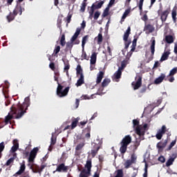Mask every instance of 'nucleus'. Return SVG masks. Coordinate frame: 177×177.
<instances>
[{"label":"nucleus","instance_id":"16","mask_svg":"<svg viewBox=\"0 0 177 177\" xmlns=\"http://www.w3.org/2000/svg\"><path fill=\"white\" fill-rule=\"evenodd\" d=\"M154 30H156V28H154V26L148 24L145 26L144 31H146V34H151V32H154Z\"/></svg>","mask_w":177,"mask_h":177},{"label":"nucleus","instance_id":"40","mask_svg":"<svg viewBox=\"0 0 177 177\" xmlns=\"http://www.w3.org/2000/svg\"><path fill=\"white\" fill-rule=\"evenodd\" d=\"M60 52V46H55L53 53L52 54V56H55L57 57V53Z\"/></svg>","mask_w":177,"mask_h":177},{"label":"nucleus","instance_id":"19","mask_svg":"<svg viewBox=\"0 0 177 177\" xmlns=\"http://www.w3.org/2000/svg\"><path fill=\"white\" fill-rule=\"evenodd\" d=\"M84 84H85V77L84 76V75H82L81 76H80V78L77 80L75 86H81L82 85H84Z\"/></svg>","mask_w":177,"mask_h":177},{"label":"nucleus","instance_id":"50","mask_svg":"<svg viewBox=\"0 0 177 177\" xmlns=\"http://www.w3.org/2000/svg\"><path fill=\"white\" fill-rule=\"evenodd\" d=\"M62 17H63V15L61 16V18L58 17L57 21V26L58 27V28H59V30H62Z\"/></svg>","mask_w":177,"mask_h":177},{"label":"nucleus","instance_id":"61","mask_svg":"<svg viewBox=\"0 0 177 177\" xmlns=\"http://www.w3.org/2000/svg\"><path fill=\"white\" fill-rule=\"evenodd\" d=\"M100 16V12L96 11L94 14V20H97Z\"/></svg>","mask_w":177,"mask_h":177},{"label":"nucleus","instance_id":"10","mask_svg":"<svg viewBox=\"0 0 177 177\" xmlns=\"http://www.w3.org/2000/svg\"><path fill=\"white\" fill-rule=\"evenodd\" d=\"M167 143H168V140H165L164 142L160 141L157 143L156 147L159 153L164 151V149H165V147H167Z\"/></svg>","mask_w":177,"mask_h":177},{"label":"nucleus","instance_id":"58","mask_svg":"<svg viewBox=\"0 0 177 177\" xmlns=\"http://www.w3.org/2000/svg\"><path fill=\"white\" fill-rule=\"evenodd\" d=\"M18 149H19L18 145H15L11 147L10 151L11 153H16V151H17Z\"/></svg>","mask_w":177,"mask_h":177},{"label":"nucleus","instance_id":"28","mask_svg":"<svg viewBox=\"0 0 177 177\" xmlns=\"http://www.w3.org/2000/svg\"><path fill=\"white\" fill-rule=\"evenodd\" d=\"M73 45H74V42L68 41L66 43V48H65L66 52H68V51L71 52Z\"/></svg>","mask_w":177,"mask_h":177},{"label":"nucleus","instance_id":"5","mask_svg":"<svg viewBox=\"0 0 177 177\" xmlns=\"http://www.w3.org/2000/svg\"><path fill=\"white\" fill-rule=\"evenodd\" d=\"M151 55L149 56V54L146 53L145 57L147 59V63H149L154 59V53L156 52V39L152 40L151 44L150 46Z\"/></svg>","mask_w":177,"mask_h":177},{"label":"nucleus","instance_id":"21","mask_svg":"<svg viewBox=\"0 0 177 177\" xmlns=\"http://www.w3.org/2000/svg\"><path fill=\"white\" fill-rule=\"evenodd\" d=\"M24 171H26V164L24 162V163H22L20 166L19 170L15 174H14V176L17 177L18 175H21Z\"/></svg>","mask_w":177,"mask_h":177},{"label":"nucleus","instance_id":"57","mask_svg":"<svg viewBox=\"0 0 177 177\" xmlns=\"http://www.w3.org/2000/svg\"><path fill=\"white\" fill-rule=\"evenodd\" d=\"M149 168V165H147V163H145V167L144 169V174H143V177H147V169Z\"/></svg>","mask_w":177,"mask_h":177},{"label":"nucleus","instance_id":"22","mask_svg":"<svg viewBox=\"0 0 177 177\" xmlns=\"http://www.w3.org/2000/svg\"><path fill=\"white\" fill-rule=\"evenodd\" d=\"M103 77H104V72L100 71L97 75L96 84H100L102 82V80H103Z\"/></svg>","mask_w":177,"mask_h":177},{"label":"nucleus","instance_id":"64","mask_svg":"<svg viewBox=\"0 0 177 177\" xmlns=\"http://www.w3.org/2000/svg\"><path fill=\"white\" fill-rule=\"evenodd\" d=\"M49 67H50V68L53 71H55V70H56V67L55 66V63H54V62L50 63Z\"/></svg>","mask_w":177,"mask_h":177},{"label":"nucleus","instance_id":"59","mask_svg":"<svg viewBox=\"0 0 177 177\" xmlns=\"http://www.w3.org/2000/svg\"><path fill=\"white\" fill-rule=\"evenodd\" d=\"M95 10H96V8H95V3H93L91 7V10L88 13L93 15L95 13Z\"/></svg>","mask_w":177,"mask_h":177},{"label":"nucleus","instance_id":"55","mask_svg":"<svg viewBox=\"0 0 177 177\" xmlns=\"http://www.w3.org/2000/svg\"><path fill=\"white\" fill-rule=\"evenodd\" d=\"M129 13H131V10L130 9L126 10L123 13V15L122 17H123V19H127V17L128 16V15H129Z\"/></svg>","mask_w":177,"mask_h":177},{"label":"nucleus","instance_id":"2","mask_svg":"<svg viewBox=\"0 0 177 177\" xmlns=\"http://www.w3.org/2000/svg\"><path fill=\"white\" fill-rule=\"evenodd\" d=\"M59 75L60 74L59 72L55 73L54 80L57 83V95L59 96V97H64L68 95V91H70V87L67 86L64 90L63 88H64L60 83H59Z\"/></svg>","mask_w":177,"mask_h":177},{"label":"nucleus","instance_id":"54","mask_svg":"<svg viewBox=\"0 0 177 177\" xmlns=\"http://www.w3.org/2000/svg\"><path fill=\"white\" fill-rule=\"evenodd\" d=\"M165 81H169V82H174L175 81V77L174 76H167L166 78H165Z\"/></svg>","mask_w":177,"mask_h":177},{"label":"nucleus","instance_id":"30","mask_svg":"<svg viewBox=\"0 0 177 177\" xmlns=\"http://www.w3.org/2000/svg\"><path fill=\"white\" fill-rule=\"evenodd\" d=\"M128 64H129V61L128 59H124L121 62V66L118 68L123 71V70L125 68V67H127V66H128Z\"/></svg>","mask_w":177,"mask_h":177},{"label":"nucleus","instance_id":"49","mask_svg":"<svg viewBox=\"0 0 177 177\" xmlns=\"http://www.w3.org/2000/svg\"><path fill=\"white\" fill-rule=\"evenodd\" d=\"M133 163L131 161V160H127L124 165V168L126 169H128V168H129V167H131V165H132Z\"/></svg>","mask_w":177,"mask_h":177},{"label":"nucleus","instance_id":"23","mask_svg":"<svg viewBox=\"0 0 177 177\" xmlns=\"http://www.w3.org/2000/svg\"><path fill=\"white\" fill-rule=\"evenodd\" d=\"M16 16H17V15H15L13 11H12V12H10L9 13V15L6 17V19H7L8 23H10V21H13V20H15Z\"/></svg>","mask_w":177,"mask_h":177},{"label":"nucleus","instance_id":"52","mask_svg":"<svg viewBox=\"0 0 177 177\" xmlns=\"http://www.w3.org/2000/svg\"><path fill=\"white\" fill-rule=\"evenodd\" d=\"M174 161L175 160L172 158H170L169 159H168V160L166 162V167H171V165L174 164Z\"/></svg>","mask_w":177,"mask_h":177},{"label":"nucleus","instance_id":"53","mask_svg":"<svg viewBox=\"0 0 177 177\" xmlns=\"http://www.w3.org/2000/svg\"><path fill=\"white\" fill-rule=\"evenodd\" d=\"M104 3V1H100V2L97 3V4L94 3V8L95 9H100V8H102V6H103Z\"/></svg>","mask_w":177,"mask_h":177},{"label":"nucleus","instance_id":"51","mask_svg":"<svg viewBox=\"0 0 177 177\" xmlns=\"http://www.w3.org/2000/svg\"><path fill=\"white\" fill-rule=\"evenodd\" d=\"M175 145H176V139L174 140H173L170 143V145L167 147V151H169V150H171L174 147V146H175Z\"/></svg>","mask_w":177,"mask_h":177},{"label":"nucleus","instance_id":"43","mask_svg":"<svg viewBox=\"0 0 177 177\" xmlns=\"http://www.w3.org/2000/svg\"><path fill=\"white\" fill-rule=\"evenodd\" d=\"M86 8V0H84L80 7V12H82V13H84V12H85Z\"/></svg>","mask_w":177,"mask_h":177},{"label":"nucleus","instance_id":"56","mask_svg":"<svg viewBox=\"0 0 177 177\" xmlns=\"http://www.w3.org/2000/svg\"><path fill=\"white\" fill-rule=\"evenodd\" d=\"M50 145L51 146L56 145V137L53 134H52Z\"/></svg>","mask_w":177,"mask_h":177},{"label":"nucleus","instance_id":"62","mask_svg":"<svg viewBox=\"0 0 177 177\" xmlns=\"http://www.w3.org/2000/svg\"><path fill=\"white\" fill-rule=\"evenodd\" d=\"M162 135H163V134H161V133H159V132L158 131V133H157L156 135V139H158V140H161V139H162Z\"/></svg>","mask_w":177,"mask_h":177},{"label":"nucleus","instance_id":"15","mask_svg":"<svg viewBox=\"0 0 177 177\" xmlns=\"http://www.w3.org/2000/svg\"><path fill=\"white\" fill-rule=\"evenodd\" d=\"M132 85L133 86L134 91L139 89L142 86V77L138 76L136 82V83L133 82Z\"/></svg>","mask_w":177,"mask_h":177},{"label":"nucleus","instance_id":"25","mask_svg":"<svg viewBox=\"0 0 177 177\" xmlns=\"http://www.w3.org/2000/svg\"><path fill=\"white\" fill-rule=\"evenodd\" d=\"M121 75H122V70L118 68V71L113 75L114 80H120Z\"/></svg>","mask_w":177,"mask_h":177},{"label":"nucleus","instance_id":"7","mask_svg":"<svg viewBox=\"0 0 177 177\" xmlns=\"http://www.w3.org/2000/svg\"><path fill=\"white\" fill-rule=\"evenodd\" d=\"M133 128H136V133L139 136H143L145 135V131H143V127L139 126V120L135 119L133 120Z\"/></svg>","mask_w":177,"mask_h":177},{"label":"nucleus","instance_id":"32","mask_svg":"<svg viewBox=\"0 0 177 177\" xmlns=\"http://www.w3.org/2000/svg\"><path fill=\"white\" fill-rule=\"evenodd\" d=\"M78 121H79L78 118H72V123L71 124V129H74L77 127V125L78 124Z\"/></svg>","mask_w":177,"mask_h":177},{"label":"nucleus","instance_id":"60","mask_svg":"<svg viewBox=\"0 0 177 177\" xmlns=\"http://www.w3.org/2000/svg\"><path fill=\"white\" fill-rule=\"evenodd\" d=\"M5 150V142H2L0 143V154Z\"/></svg>","mask_w":177,"mask_h":177},{"label":"nucleus","instance_id":"33","mask_svg":"<svg viewBox=\"0 0 177 177\" xmlns=\"http://www.w3.org/2000/svg\"><path fill=\"white\" fill-rule=\"evenodd\" d=\"M84 132H87L85 134V138H86V139H90L91 138V126H87V127L84 129Z\"/></svg>","mask_w":177,"mask_h":177},{"label":"nucleus","instance_id":"27","mask_svg":"<svg viewBox=\"0 0 177 177\" xmlns=\"http://www.w3.org/2000/svg\"><path fill=\"white\" fill-rule=\"evenodd\" d=\"M97 57V53H93L91 57V64H96V59Z\"/></svg>","mask_w":177,"mask_h":177},{"label":"nucleus","instance_id":"13","mask_svg":"<svg viewBox=\"0 0 177 177\" xmlns=\"http://www.w3.org/2000/svg\"><path fill=\"white\" fill-rule=\"evenodd\" d=\"M24 10H25L24 7H22L21 4L17 3V6H16L15 8L14 9L13 12L17 16L19 14V16H21V15L23 14V12H24Z\"/></svg>","mask_w":177,"mask_h":177},{"label":"nucleus","instance_id":"3","mask_svg":"<svg viewBox=\"0 0 177 177\" xmlns=\"http://www.w3.org/2000/svg\"><path fill=\"white\" fill-rule=\"evenodd\" d=\"M132 143V136L127 135L125 136L120 142V151L121 154H125L127 153V149H128V145Z\"/></svg>","mask_w":177,"mask_h":177},{"label":"nucleus","instance_id":"9","mask_svg":"<svg viewBox=\"0 0 177 177\" xmlns=\"http://www.w3.org/2000/svg\"><path fill=\"white\" fill-rule=\"evenodd\" d=\"M39 151V149L38 147H35L30 153L29 158H28V162H32L35 160V157H37V154L38 153V151Z\"/></svg>","mask_w":177,"mask_h":177},{"label":"nucleus","instance_id":"4","mask_svg":"<svg viewBox=\"0 0 177 177\" xmlns=\"http://www.w3.org/2000/svg\"><path fill=\"white\" fill-rule=\"evenodd\" d=\"M84 168L82 170L80 174V177H89L91 176V171L92 169V159H88L86 162Z\"/></svg>","mask_w":177,"mask_h":177},{"label":"nucleus","instance_id":"63","mask_svg":"<svg viewBox=\"0 0 177 177\" xmlns=\"http://www.w3.org/2000/svg\"><path fill=\"white\" fill-rule=\"evenodd\" d=\"M82 57L84 59V60H89V57H88V55H86V53L84 51V48H83V53H82Z\"/></svg>","mask_w":177,"mask_h":177},{"label":"nucleus","instance_id":"18","mask_svg":"<svg viewBox=\"0 0 177 177\" xmlns=\"http://www.w3.org/2000/svg\"><path fill=\"white\" fill-rule=\"evenodd\" d=\"M166 77L167 76L165 75V74L161 73L160 76L154 80V84L156 85H158V84H161V82H162V81L165 80Z\"/></svg>","mask_w":177,"mask_h":177},{"label":"nucleus","instance_id":"1","mask_svg":"<svg viewBox=\"0 0 177 177\" xmlns=\"http://www.w3.org/2000/svg\"><path fill=\"white\" fill-rule=\"evenodd\" d=\"M30 97H26L25 98L24 102L23 104H19L17 105V107L12 106L10 108L11 112L12 114H16L15 118L19 120L27 113V110H28V107H30Z\"/></svg>","mask_w":177,"mask_h":177},{"label":"nucleus","instance_id":"24","mask_svg":"<svg viewBox=\"0 0 177 177\" xmlns=\"http://www.w3.org/2000/svg\"><path fill=\"white\" fill-rule=\"evenodd\" d=\"M169 55H171V53L169 51H165V53H163L160 58V62H165V60H168Z\"/></svg>","mask_w":177,"mask_h":177},{"label":"nucleus","instance_id":"37","mask_svg":"<svg viewBox=\"0 0 177 177\" xmlns=\"http://www.w3.org/2000/svg\"><path fill=\"white\" fill-rule=\"evenodd\" d=\"M70 64L68 62H64V71L66 73V75H68V70H70Z\"/></svg>","mask_w":177,"mask_h":177},{"label":"nucleus","instance_id":"47","mask_svg":"<svg viewBox=\"0 0 177 177\" xmlns=\"http://www.w3.org/2000/svg\"><path fill=\"white\" fill-rule=\"evenodd\" d=\"M88 38H89V35H86L83 37L82 41V46L84 49L85 48V44H86V41H88Z\"/></svg>","mask_w":177,"mask_h":177},{"label":"nucleus","instance_id":"44","mask_svg":"<svg viewBox=\"0 0 177 177\" xmlns=\"http://www.w3.org/2000/svg\"><path fill=\"white\" fill-rule=\"evenodd\" d=\"M109 12H110V7L109 6L104 9L102 13V17H107L109 16Z\"/></svg>","mask_w":177,"mask_h":177},{"label":"nucleus","instance_id":"38","mask_svg":"<svg viewBox=\"0 0 177 177\" xmlns=\"http://www.w3.org/2000/svg\"><path fill=\"white\" fill-rule=\"evenodd\" d=\"M95 39H97L98 45H100V44L103 42V35H102V33H99Z\"/></svg>","mask_w":177,"mask_h":177},{"label":"nucleus","instance_id":"12","mask_svg":"<svg viewBox=\"0 0 177 177\" xmlns=\"http://www.w3.org/2000/svg\"><path fill=\"white\" fill-rule=\"evenodd\" d=\"M45 168H46V164L42 163L40 167L37 165H35L32 171L35 174H39V175H41V173L42 171H44V169H45Z\"/></svg>","mask_w":177,"mask_h":177},{"label":"nucleus","instance_id":"48","mask_svg":"<svg viewBox=\"0 0 177 177\" xmlns=\"http://www.w3.org/2000/svg\"><path fill=\"white\" fill-rule=\"evenodd\" d=\"M136 160H138V157L136 156V155L135 154V153H132L131 156V160L130 161L133 163V164H136Z\"/></svg>","mask_w":177,"mask_h":177},{"label":"nucleus","instance_id":"39","mask_svg":"<svg viewBox=\"0 0 177 177\" xmlns=\"http://www.w3.org/2000/svg\"><path fill=\"white\" fill-rule=\"evenodd\" d=\"M73 17V15L68 14V16L64 19L65 21H66V27H68V24L71 23V18Z\"/></svg>","mask_w":177,"mask_h":177},{"label":"nucleus","instance_id":"17","mask_svg":"<svg viewBox=\"0 0 177 177\" xmlns=\"http://www.w3.org/2000/svg\"><path fill=\"white\" fill-rule=\"evenodd\" d=\"M93 149H91V151L92 158H95V157H96V154H97L99 150H100V146H99L97 144H95Z\"/></svg>","mask_w":177,"mask_h":177},{"label":"nucleus","instance_id":"8","mask_svg":"<svg viewBox=\"0 0 177 177\" xmlns=\"http://www.w3.org/2000/svg\"><path fill=\"white\" fill-rule=\"evenodd\" d=\"M158 13L160 16L162 23H165V21H167V19H168V15L169 13H171V8H167L165 11H162L160 14V11H158Z\"/></svg>","mask_w":177,"mask_h":177},{"label":"nucleus","instance_id":"26","mask_svg":"<svg viewBox=\"0 0 177 177\" xmlns=\"http://www.w3.org/2000/svg\"><path fill=\"white\" fill-rule=\"evenodd\" d=\"M136 42H138V39L136 38L133 39L132 42L131 49V53H129V55L130 57L132 56V52H135V49H136Z\"/></svg>","mask_w":177,"mask_h":177},{"label":"nucleus","instance_id":"6","mask_svg":"<svg viewBox=\"0 0 177 177\" xmlns=\"http://www.w3.org/2000/svg\"><path fill=\"white\" fill-rule=\"evenodd\" d=\"M130 34H131V26H129L123 35V41H124V49H128V48H129V46L131 45V40H128V38H129Z\"/></svg>","mask_w":177,"mask_h":177},{"label":"nucleus","instance_id":"14","mask_svg":"<svg viewBox=\"0 0 177 177\" xmlns=\"http://www.w3.org/2000/svg\"><path fill=\"white\" fill-rule=\"evenodd\" d=\"M85 146V140H83L82 142L79 143L76 147H75V156H81V151L82 149H84V147Z\"/></svg>","mask_w":177,"mask_h":177},{"label":"nucleus","instance_id":"34","mask_svg":"<svg viewBox=\"0 0 177 177\" xmlns=\"http://www.w3.org/2000/svg\"><path fill=\"white\" fill-rule=\"evenodd\" d=\"M15 158H16V153H14L13 157L10 158V159H8L7 160L6 163L5 164V165L6 167H9V165H10V164H12L15 161Z\"/></svg>","mask_w":177,"mask_h":177},{"label":"nucleus","instance_id":"41","mask_svg":"<svg viewBox=\"0 0 177 177\" xmlns=\"http://www.w3.org/2000/svg\"><path fill=\"white\" fill-rule=\"evenodd\" d=\"M176 73H177V68L174 67L170 71L169 75H167V78L172 76L174 77Z\"/></svg>","mask_w":177,"mask_h":177},{"label":"nucleus","instance_id":"31","mask_svg":"<svg viewBox=\"0 0 177 177\" xmlns=\"http://www.w3.org/2000/svg\"><path fill=\"white\" fill-rule=\"evenodd\" d=\"M76 75L78 77V75H84L82 68L81 67V65L78 64L76 68Z\"/></svg>","mask_w":177,"mask_h":177},{"label":"nucleus","instance_id":"29","mask_svg":"<svg viewBox=\"0 0 177 177\" xmlns=\"http://www.w3.org/2000/svg\"><path fill=\"white\" fill-rule=\"evenodd\" d=\"M177 8L174 7L171 12V17L173 19L174 23H176V16H177Z\"/></svg>","mask_w":177,"mask_h":177},{"label":"nucleus","instance_id":"20","mask_svg":"<svg viewBox=\"0 0 177 177\" xmlns=\"http://www.w3.org/2000/svg\"><path fill=\"white\" fill-rule=\"evenodd\" d=\"M80 34H81V28H77L76 29L75 34L71 37V41L74 42L75 40H77V39L78 38V35H80Z\"/></svg>","mask_w":177,"mask_h":177},{"label":"nucleus","instance_id":"36","mask_svg":"<svg viewBox=\"0 0 177 177\" xmlns=\"http://www.w3.org/2000/svg\"><path fill=\"white\" fill-rule=\"evenodd\" d=\"M165 41L167 44H173L174 37L172 35H167L165 37Z\"/></svg>","mask_w":177,"mask_h":177},{"label":"nucleus","instance_id":"45","mask_svg":"<svg viewBox=\"0 0 177 177\" xmlns=\"http://www.w3.org/2000/svg\"><path fill=\"white\" fill-rule=\"evenodd\" d=\"M145 0H140L139 3H138V6L139 8L140 12L142 13L143 12V3Z\"/></svg>","mask_w":177,"mask_h":177},{"label":"nucleus","instance_id":"42","mask_svg":"<svg viewBox=\"0 0 177 177\" xmlns=\"http://www.w3.org/2000/svg\"><path fill=\"white\" fill-rule=\"evenodd\" d=\"M60 45H61V46H66V35H64V34L62 35V37L60 39Z\"/></svg>","mask_w":177,"mask_h":177},{"label":"nucleus","instance_id":"11","mask_svg":"<svg viewBox=\"0 0 177 177\" xmlns=\"http://www.w3.org/2000/svg\"><path fill=\"white\" fill-rule=\"evenodd\" d=\"M68 166H66L64 163H61L57 167V169L53 171V174H55V172H68Z\"/></svg>","mask_w":177,"mask_h":177},{"label":"nucleus","instance_id":"35","mask_svg":"<svg viewBox=\"0 0 177 177\" xmlns=\"http://www.w3.org/2000/svg\"><path fill=\"white\" fill-rule=\"evenodd\" d=\"M111 82L110 79L109 78H105L104 79L103 82H102V88H106Z\"/></svg>","mask_w":177,"mask_h":177},{"label":"nucleus","instance_id":"46","mask_svg":"<svg viewBox=\"0 0 177 177\" xmlns=\"http://www.w3.org/2000/svg\"><path fill=\"white\" fill-rule=\"evenodd\" d=\"M10 120H13V115H8L5 118L6 125H8L10 122Z\"/></svg>","mask_w":177,"mask_h":177}]
</instances>
